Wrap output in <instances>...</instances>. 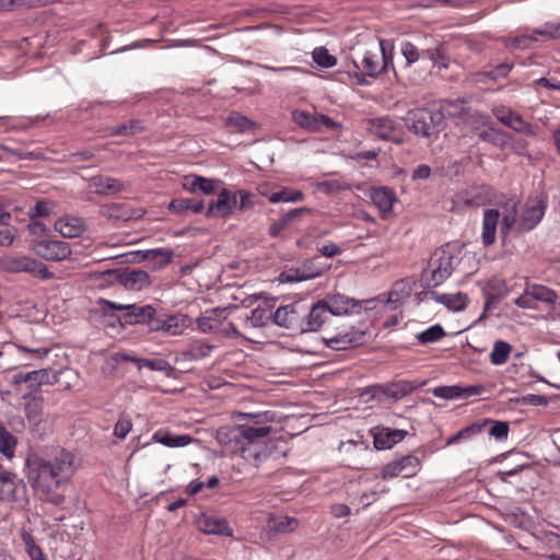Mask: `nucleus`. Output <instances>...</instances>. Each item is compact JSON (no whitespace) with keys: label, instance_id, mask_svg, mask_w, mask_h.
Segmentation results:
<instances>
[{"label":"nucleus","instance_id":"35","mask_svg":"<svg viewBox=\"0 0 560 560\" xmlns=\"http://www.w3.org/2000/svg\"><path fill=\"white\" fill-rule=\"evenodd\" d=\"M14 382L27 383L31 388H37L43 384L49 383V372L46 369H40L27 373H19L14 375Z\"/></svg>","mask_w":560,"mask_h":560},{"label":"nucleus","instance_id":"49","mask_svg":"<svg viewBox=\"0 0 560 560\" xmlns=\"http://www.w3.org/2000/svg\"><path fill=\"white\" fill-rule=\"evenodd\" d=\"M312 57L314 62L322 68H331L337 63V58L329 54L326 47H316Z\"/></svg>","mask_w":560,"mask_h":560},{"label":"nucleus","instance_id":"5","mask_svg":"<svg viewBox=\"0 0 560 560\" xmlns=\"http://www.w3.org/2000/svg\"><path fill=\"white\" fill-rule=\"evenodd\" d=\"M410 130L420 137L435 138L444 127V115L439 109L418 108L409 112Z\"/></svg>","mask_w":560,"mask_h":560},{"label":"nucleus","instance_id":"40","mask_svg":"<svg viewBox=\"0 0 560 560\" xmlns=\"http://www.w3.org/2000/svg\"><path fill=\"white\" fill-rule=\"evenodd\" d=\"M298 520L291 516H270L268 527L275 533H291L298 527Z\"/></svg>","mask_w":560,"mask_h":560},{"label":"nucleus","instance_id":"2","mask_svg":"<svg viewBox=\"0 0 560 560\" xmlns=\"http://www.w3.org/2000/svg\"><path fill=\"white\" fill-rule=\"evenodd\" d=\"M240 417L248 418L249 423L221 427L217 430V441L225 453L238 455L246 462L258 466L268 457L266 441L271 432L270 423L273 413L269 411L260 413H241Z\"/></svg>","mask_w":560,"mask_h":560},{"label":"nucleus","instance_id":"28","mask_svg":"<svg viewBox=\"0 0 560 560\" xmlns=\"http://www.w3.org/2000/svg\"><path fill=\"white\" fill-rule=\"evenodd\" d=\"M428 294L431 296V299H433L438 303L443 304L453 312L463 311L466 308L468 304L467 295L460 292L441 294L435 291H430Z\"/></svg>","mask_w":560,"mask_h":560},{"label":"nucleus","instance_id":"61","mask_svg":"<svg viewBox=\"0 0 560 560\" xmlns=\"http://www.w3.org/2000/svg\"><path fill=\"white\" fill-rule=\"evenodd\" d=\"M195 180L197 182V188L198 191L202 192L203 195H212L215 191L217 185L221 184L220 180L206 178L202 176L196 177Z\"/></svg>","mask_w":560,"mask_h":560},{"label":"nucleus","instance_id":"58","mask_svg":"<svg viewBox=\"0 0 560 560\" xmlns=\"http://www.w3.org/2000/svg\"><path fill=\"white\" fill-rule=\"evenodd\" d=\"M143 366L152 371L165 372L167 374L170 371H172L171 364L163 359H141V364L139 365V369H142Z\"/></svg>","mask_w":560,"mask_h":560},{"label":"nucleus","instance_id":"3","mask_svg":"<svg viewBox=\"0 0 560 560\" xmlns=\"http://www.w3.org/2000/svg\"><path fill=\"white\" fill-rule=\"evenodd\" d=\"M353 65L358 70L353 73L355 84L365 85L368 83L366 75L376 78L388 71L389 68H394L392 48L387 52L384 39L371 42L364 48H359L355 51Z\"/></svg>","mask_w":560,"mask_h":560},{"label":"nucleus","instance_id":"51","mask_svg":"<svg viewBox=\"0 0 560 560\" xmlns=\"http://www.w3.org/2000/svg\"><path fill=\"white\" fill-rule=\"evenodd\" d=\"M43 412V400L42 398L33 397L25 404V413L28 421L38 423Z\"/></svg>","mask_w":560,"mask_h":560},{"label":"nucleus","instance_id":"20","mask_svg":"<svg viewBox=\"0 0 560 560\" xmlns=\"http://www.w3.org/2000/svg\"><path fill=\"white\" fill-rule=\"evenodd\" d=\"M330 313L324 304L323 300L313 304L310 310L305 308V319L303 332L317 331L330 318Z\"/></svg>","mask_w":560,"mask_h":560},{"label":"nucleus","instance_id":"29","mask_svg":"<svg viewBox=\"0 0 560 560\" xmlns=\"http://www.w3.org/2000/svg\"><path fill=\"white\" fill-rule=\"evenodd\" d=\"M499 210L488 209L483 212L481 238L485 246H490L495 241Z\"/></svg>","mask_w":560,"mask_h":560},{"label":"nucleus","instance_id":"59","mask_svg":"<svg viewBox=\"0 0 560 560\" xmlns=\"http://www.w3.org/2000/svg\"><path fill=\"white\" fill-rule=\"evenodd\" d=\"M400 51L406 59L407 66L412 65L420 58V52L418 48L410 42H402L400 45Z\"/></svg>","mask_w":560,"mask_h":560},{"label":"nucleus","instance_id":"43","mask_svg":"<svg viewBox=\"0 0 560 560\" xmlns=\"http://www.w3.org/2000/svg\"><path fill=\"white\" fill-rule=\"evenodd\" d=\"M528 293L532 294L534 301H540L547 304H555L558 299V294L555 290L542 284L528 285Z\"/></svg>","mask_w":560,"mask_h":560},{"label":"nucleus","instance_id":"37","mask_svg":"<svg viewBox=\"0 0 560 560\" xmlns=\"http://www.w3.org/2000/svg\"><path fill=\"white\" fill-rule=\"evenodd\" d=\"M202 530L207 534L232 536V529L225 520L218 517H205L200 523Z\"/></svg>","mask_w":560,"mask_h":560},{"label":"nucleus","instance_id":"44","mask_svg":"<svg viewBox=\"0 0 560 560\" xmlns=\"http://www.w3.org/2000/svg\"><path fill=\"white\" fill-rule=\"evenodd\" d=\"M512 352V346L503 340H497L490 353V362L494 365L504 364Z\"/></svg>","mask_w":560,"mask_h":560},{"label":"nucleus","instance_id":"17","mask_svg":"<svg viewBox=\"0 0 560 560\" xmlns=\"http://www.w3.org/2000/svg\"><path fill=\"white\" fill-rule=\"evenodd\" d=\"M25 492V486L16 476L0 465V500L14 502Z\"/></svg>","mask_w":560,"mask_h":560},{"label":"nucleus","instance_id":"30","mask_svg":"<svg viewBox=\"0 0 560 560\" xmlns=\"http://www.w3.org/2000/svg\"><path fill=\"white\" fill-rule=\"evenodd\" d=\"M152 440L171 448L184 447L192 442V438L188 434L176 435L167 430L155 431L152 435Z\"/></svg>","mask_w":560,"mask_h":560},{"label":"nucleus","instance_id":"26","mask_svg":"<svg viewBox=\"0 0 560 560\" xmlns=\"http://www.w3.org/2000/svg\"><path fill=\"white\" fill-rule=\"evenodd\" d=\"M318 257H314L304 262V270H296L293 275L292 271L281 273V279L284 282L305 281L314 279L324 273L325 267H316L315 262Z\"/></svg>","mask_w":560,"mask_h":560},{"label":"nucleus","instance_id":"14","mask_svg":"<svg viewBox=\"0 0 560 560\" xmlns=\"http://www.w3.org/2000/svg\"><path fill=\"white\" fill-rule=\"evenodd\" d=\"M292 119L296 125L310 131L338 128V124L330 117L326 115H313L305 110H294L292 113Z\"/></svg>","mask_w":560,"mask_h":560},{"label":"nucleus","instance_id":"1","mask_svg":"<svg viewBox=\"0 0 560 560\" xmlns=\"http://www.w3.org/2000/svg\"><path fill=\"white\" fill-rule=\"evenodd\" d=\"M27 478L39 499L54 505L65 502L63 487L75 472L74 455L62 447L26 458Z\"/></svg>","mask_w":560,"mask_h":560},{"label":"nucleus","instance_id":"42","mask_svg":"<svg viewBox=\"0 0 560 560\" xmlns=\"http://www.w3.org/2000/svg\"><path fill=\"white\" fill-rule=\"evenodd\" d=\"M304 195L302 191L283 187L279 191H273L268 196V200L271 203H278V202H299L303 200Z\"/></svg>","mask_w":560,"mask_h":560},{"label":"nucleus","instance_id":"12","mask_svg":"<svg viewBox=\"0 0 560 560\" xmlns=\"http://www.w3.org/2000/svg\"><path fill=\"white\" fill-rule=\"evenodd\" d=\"M33 249L37 256L54 261L68 259L72 253L69 243L58 240L37 241Z\"/></svg>","mask_w":560,"mask_h":560},{"label":"nucleus","instance_id":"54","mask_svg":"<svg viewBox=\"0 0 560 560\" xmlns=\"http://www.w3.org/2000/svg\"><path fill=\"white\" fill-rule=\"evenodd\" d=\"M483 424H480L479 422L472 423L462 430H459L456 434L452 435L447 440V444H454L457 443L459 440L469 439L475 434H478L482 431Z\"/></svg>","mask_w":560,"mask_h":560},{"label":"nucleus","instance_id":"8","mask_svg":"<svg viewBox=\"0 0 560 560\" xmlns=\"http://www.w3.org/2000/svg\"><path fill=\"white\" fill-rule=\"evenodd\" d=\"M0 267L8 272H28L44 279L51 276L43 262L28 256L5 255L0 258Z\"/></svg>","mask_w":560,"mask_h":560},{"label":"nucleus","instance_id":"27","mask_svg":"<svg viewBox=\"0 0 560 560\" xmlns=\"http://www.w3.org/2000/svg\"><path fill=\"white\" fill-rule=\"evenodd\" d=\"M90 187L97 195H115L125 190V185L117 178L98 175L91 178Z\"/></svg>","mask_w":560,"mask_h":560},{"label":"nucleus","instance_id":"48","mask_svg":"<svg viewBox=\"0 0 560 560\" xmlns=\"http://www.w3.org/2000/svg\"><path fill=\"white\" fill-rule=\"evenodd\" d=\"M478 137L495 147L503 148L506 143V135L493 127H488L479 131Z\"/></svg>","mask_w":560,"mask_h":560},{"label":"nucleus","instance_id":"36","mask_svg":"<svg viewBox=\"0 0 560 560\" xmlns=\"http://www.w3.org/2000/svg\"><path fill=\"white\" fill-rule=\"evenodd\" d=\"M410 293L411 288L407 282H396L393 290L388 293L386 303L390 310H396L410 296Z\"/></svg>","mask_w":560,"mask_h":560},{"label":"nucleus","instance_id":"7","mask_svg":"<svg viewBox=\"0 0 560 560\" xmlns=\"http://www.w3.org/2000/svg\"><path fill=\"white\" fill-rule=\"evenodd\" d=\"M112 310L125 311V314L118 318L121 326L145 324L151 327L155 308L152 305L121 304L112 301H103Z\"/></svg>","mask_w":560,"mask_h":560},{"label":"nucleus","instance_id":"6","mask_svg":"<svg viewBox=\"0 0 560 560\" xmlns=\"http://www.w3.org/2000/svg\"><path fill=\"white\" fill-rule=\"evenodd\" d=\"M492 196V189L489 186L470 187L454 195L451 210L459 214L465 213L470 209L487 205Z\"/></svg>","mask_w":560,"mask_h":560},{"label":"nucleus","instance_id":"39","mask_svg":"<svg viewBox=\"0 0 560 560\" xmlns=\"http://www.w3.org/2000/svg\"><path fill=\"white\" fill-rule=\"evenodd\" d=\"M16 445L18 439L4 427V424L0 423V454H2L7 459H12L14 457Z\"/></svg>","mask_w":560,"mask_h":560},{"label":"nucleus","instance_id":"25","mask_svg":"<svg viewBox=\"0 0 560 560\" xmlns=\"http://www.w3.org/2000/svg\"><path fill=\"white\" fill-rule=\"evenodd\" d=\"M406 435L407 431L405 430L380 428L374 432L373 443L377 450H388L398 442L402 441Z\"/></svg>","mask_w":560,"mask_h":560},{"label":"nucleus","instance_id":"16","mask_svg":"<svg viewBox=\"0 0 560 560\" xmlns=\"http://www.w3.org/2000/svg\"><path fill=\"white\" fill-rule=\"evenodd\" d=\"M369 130L383 140L393 141L395 143L402 142V131L399 124H396L388 117L370 120Z\"/></svg>","mask_w":560,"mask_h":560},{"label":"nucleus","instance_id":"11","mask_svg":"<svg viewBox=\"0 0 560 560\" xmlns=\"http://www.w3.org/2000/svg\"><path fill=\"white\" fill-rule=\"evenodd\" d=\"M419 469L420 459L415 455H406L386 464L381 471V477L384 480L395 477L410 478L413 477Z\"/></svg>","mask_w":560,"mask_h":560},{"label":"nucleus","instance_id":"9","mask_svg":"<svg viewBox=\"0 0 560 560\" xmlns=\"http://www.w3.org/2000/svg\"><path fill=\"white\" fill-rule=\"evenodd\" d=\"M305 306L301 303H291L280 306L272 316L273 324L294 332H303Z\"/></svg>","mask_w":560,"mask_h":560},{"label":"nucleus","instance_id":"15","mask_svg":"<svg viewBox=\"0 0 560 560\" xmlns=\"http://www.w3.org/2000/svg\"><path fill=\"white\" fill-rule=\"evenodd\" d=\"M545 209L546 205L542 199L538 197L529 198L522 212L518 230L521 232L533 230L541 221L545 214Z\"/></svg>","mask_w":560,"mask_h":560},{"label":"nucleus","instance_id":"55","mask_svg":"<svg viewBox=\"0 0 560 560\" xmlns=\"http://www.w3.org/2000/svg\"><path fill=\"white\" fill-rule=\"evenodd\" d=\"M22 540L25 546V550L32 560L39 558L44 555L42 548L36 545L33 535L28 532H22Z\"/></svg>","mask_w":560,"mask_h":560},{"label":"nucleus","instance_id":"19","mask_svg":"<svg viewBox=\"0 0 560 560\" xmlns=\"http://www.w3.org/2000/svg\"><path fill=\"white\" fill-rule=\"evenodd\" d=\"M369 196L375 207L378 209L382 218H388L393 212V206L396 202V194L389 187H373L369 190Z\"/></svg>","mask_w":560,"mask_h":560},{"label":"nucleus","instance_id":"56","mask_svg":"<svg viewBox=\"0 0 560 560\" xmlns=\"http://www.w3.org/2000/svg\"><path fill=\"white\" fill-rule=\"evenodd\" d=\"M234 194H236L237 200L236 209H238L240 211H246L254 208L255 196L252 192L244 189H236L234 190Z\"/></svg>","mask_w":560,"mask_h":560},{"label":"nucleus","instance_id":"33","mask_svg":"<svg viewBox=\"0 0 560 560\" xmlns=\"http://www.w3.org/2000/svg\"><path fill=\"white\" fill-rule=\"evenodd\" d=\"M513 68V63L503 62L489 70H482L472 74V80L477 83H487L489 81H495L500 78H505Z\"/></svg>","mask_w":560,"mask_h":560},{"label":"nucleus","instance_id":"31","mask_svg":"<svg viewBox=\"0 0 560 560\" xmlns=\"http://www.w3.org/2000/svg\"><path fill=\"white\" fill-rule=\"evenodd\" d=\"M120 282L130 290H142L150 284V276L147 271L129 269L119 277Z\"/></svg>","mask_w":560,"mask_h":560},{"label":"nucleus","instance_id":"50","mask_svg":"<svg viewBox=\"0 0 560 560\" xmlns=\"http://www.w3.org/2000/svg\"><path fill=\"white\" fill-rule=\"evenodd\" d=\"M422 55L430 59L433 65L440 69L448 67V58L446 57L443 45H439L433 49L423 50Z\"/></svg>","mask_w":560,"mask_h":560},{"label":"nucleus","instance_id":"53","mask_svg":"<svg viewBox=\"0 0 560 560\" xmlns=\"http://www.w3.org/2000/svg\"><path fill=\"white\" fill-rule=\"evenodd\" d=\"M534 35L535 34L533 33L532 35L524 34L515 37H504L502 40L505 47L508 48L525 49L529 47L532 42L536 40V37Z\"/></svg>","mask_w":560,"mask_h":560},{"label":"nucleus","instance_id":"62","mask_svg":"<svg viewBox=\"0 0 560 560\" xmlns=\"http://www.w3.org/2000/svg\"><path fill=\"white\" fill-rule=\"evenodd\" d=\"M131 429V420L128 417L121 416L115 424L114 434L119 439H125Z\"/></svg>","mask_w":560,"mask_h":560},{"label":"nucleus","instance_id":"34","mask_svg":"<svg viewBox=\"0 0 560 560\" xmlns=\"http://www.w3.org/2000/svg\"><path fill=\"white\" fill-rule=\"evenodd\" d=\"M168 209L177 214H183L187 211L200 213L205 209V203L202 200L194 198H176L170 202Z\"/></svg>","mask_w":560,"mask_h":560},{"label":"nucleus","instance_id":"60","mask_svg":"<svg viewBox=\"0 0 560 560\" xmlns=\"http://www.w3.org/2000/svg\"><path fill=\"white\" fill-rule=\"evenodd\" d=\"M534 34L555 39L560 37V23L549 22L534 30Z\"/></svg>","mask_w":560,"mask_h":560},{"label":"nucleus","instance_id":"21","mask_svg":"<svg viewBox=\"0 0 560 560\" xmlns=\"http://www.w3.org/2000/svg\"><path fill=\"white\" fill-rule=\"evenodd\" d=\"M331 316H343L352 313L359 302L341 293L328 294L323 299Z\"/></svg>","mask_w":560,"mask_h":560},{"label":"nucleus","instance_id":"46","mask_svg":"<svg viewBox=\"0 0 560 560\" xmlns=\"http://www.w3.org/2000/svg\"><path fill=\"white\" fill-rule=\"evenodd\" d=\"M481 424L483 428L490 424L489 435L498 441H504L509 436L510 424L506 421L486 419Z\"/></svg>","mask_w":560,"mask_h":560},{"label":"nucleus","instance_id":"32","mask_svg":"<svg viewBox=\"0 0 560 560\" xmlns=\"http://www.w3.org/2000/svg\"><path fill=\"white\" fill-rule=\"evenodd\" d=\"M272 307L273 306L268 302L264 303L262 305H258L252 311L249 316L245 317V325H249L255 328L265 327L269 320H272Z\"/></svg>","mask_w":560,"mask_h":560},{"label":"nucleus","instance_id":"63","mask_svg":"<svg viewBox=\"0 0 560 560\" xmlns=\"http://www.w3.org/2000/svg\"><path fill=\"white\" fill-rule=\"evenodd\" d=\"M517 402L532 406H547L549 402L548 397L544 395L527 394L516 399Z\"/></svg>","mask_w":560,"mask_h":560},{"label":"nucleus","instance_id":"10","mask_svg":"<svg viewBox=\"0 0 560 560\" xmlns=\"http://www.w3.org/2000/svg\"><path fill=\"white\" fill-rule=\"evenodd\" d=\"M189 326V318L184 314H156L153 316L151 331L167 336H179Z\"/></svg>","mask_w":560,"mask_h":560},{"label":"nucleus","instance_id":"23","mask_svg":"<svg viewBox=\"0 0 560 560\" xmlns=\"http://www.w3.org/2000/svg\"><path fill=\"white\" fill-rule=\"evenodd\" d=\"M418 387L419 384L416 382L401 380L377 386L374 388V390L375 393H381L389 398L398 400L411 394Z\"/></svg>","mask_w":560,"mask_h":560},{"label":"nucleus","instance_id":"38","mask_svg":"<svg viewBox=\"0 0 560 560\" xmlns=\"http://www.w3.org/2000/svg\"><path fill=\"white\" fill-rule=\"evenodd\" d=\"M143 260L152 261L156 267L162 268L173 258V250L168 248H154L139 253Z\"/></svg>","mask_w":560,"mask_h":560},{"label":"nucleus","instance_id":"64","mask_svg":"<svg viewBox=\"0 0 560 560\" xmlns=\"http://www.w3.org/2000/svg\"><path fill=\"white\" fill-rule=\"evenodd\" d=\"M138 128V124L135 121H130L129 124H121L119 126H115L110 129V133L114 136H127L135 133Z\"/></svg>","mask_w":560,"mask_h":560},{"label":"nucleus","instance_id":"13","mask_svg":"<svg viewBox=\"0 0 560 560\" xmlns=\"http://www.w3.org/2000/svg\"><path fill=\"white\" fill-rule=\"evenodd\" d=\"M237 200L234 190L226 187L220 189L218 198L208 205L207 218H228L236 209Z\"/></svg>","mask_w":560,"mask_h":560},{"label":"nucleus","instance_id":"22","mask_svg":"<svg viewBox=\"0 0 560 560\" xmlns=\"http://www.w3.org/2000/svg\"><path fill=\"white\" fill-rule=\"evenodd\" d=\"M54 226L63 237L69 238L78 237L86 230L85 221L74 215H63L55 222Z\"/></svg>","mask_w":560,"mask_h":560},{"label":"nucleus","instance_id":"45","mask_svg":"<svg viewBox=\"0 0 560 560\" xmlns=\"http://www.w3.org/2000/svg\"><path fill=\"white\" fill-rule=\"evenodd\" d=\"M212 349L213 346L202 340H196L189 345L185 354L189 360L198 361L208 357Z\"/></svg>","mask_w":560,"mask_h":560},{"label":"nucleus","instance_id":"41","mask_svg":"<svg viewBox=\"0 0 560 560\" xmlns=\"http://www.w3.org/2000/svg\"><path fill=\"white\" fill-rule=\"evenodd\" d=\"M100 213L108 220L128 221L132 218L130 211L119 203H113L101 208Z\"/></svg>","mask_w":560,"mask_h":560},{"label":"nucleus","instance_id":"57","mask_svg":"<svg viewBox=\"0 0 560 560\" xmlns=\"http://www.w3.org/2000/svg\"><path fill=\"white\" fill-rule=\"evenodd\" d=\"M228 125L237 131H246L252 128L253 122L247 117L238 113H232L228 117Z\"/></svg>","mask_w":560,"mask_h":560},{"label":"nucleus","instance_id":"4","mask_svg":"<svg viewBox=\"0 0 560 560\" xmlns=\"http://www.w3.org/2000/svg\"><path fill=\"white\" fill-rule=\"evenodd\" d=\"M458 257L450 245L438 248L431 256L422 276L427 287H438L451 277L458 264Z\"/></svg>","mask_w":560,"mask_h":560},{"label":"nucleus","instance_id":"47","mask_svg":"<svg viewBox=\"0 0 560 560\" xmlns=\"http://www.w3.org/2000/svg\"><path fill=\"white\" fill-rule=\"evenodd\" d=\"M327 347L334 350H345L358 342L354 334H339L325 339Z\"/></svg>","mask_w":560,"mask_h":560},{"label":"nucleus","instance_id":"18","mask_svg":"<svg viewBox=\"0 0 560 560\" xmlns=\"http://www.w3.org/2000/svg\"><path fill=\"white\" fill-rule=\"evenodd\" d=\"M495 118L503 125L523 135L532 133L530 125L520 114L514 113L510 107L497 105L492 109Z\"/></svg>","mask_w":560,"mask_h":560},{"label":"nucleus","instance_id":"24","mask_svg":"<svg viewBox=\"0 0 560 560\" xmlns=\"http://www.w3.org/2000/svg\"><path fill=\"white\" fill-rule=\"evenodd\" d=\"M483 387L481 385L477 386H466L462 387L458 385L452 386H439L432 390V394L442 399H455V398H466L475 395H479L482 393Z\"/></svg>","mask_w":560,"mask_h":560},{"label":"nucleus","instance_id":"52","mask_svg":"<svg viewBox=\"0 0 560 560\" xmlns=\"http://www.w3.org/2000/svg\"><path fill=\"white\" fill-rule=\"evenodd\" d=\"M444 335H445V332H444V329L442 328V326L433 325V326L429 327L428 329L419 332L417 335V339L419 340V342L427 345V343H432V342L439 341L440 339H442L444 337Z\"/></svg>","mask_w":560,"mask_h":560}]
</instances>
